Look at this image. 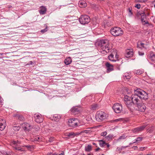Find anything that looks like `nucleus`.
I'll return each instance as SVG.
<instances>
[{
  "label": "nucleus",
  "mask_w": 155,
  "mask_h": 155,
  "mask_svg": "<svg viewBox=\"0 0 155 155\" xmlns=\"http://www.w3.org/2000/svg\"><path fill=\"white\" fill-rule=\"evenodd\" d=\"M64 61L66 64L68 65L71 63V59L70 58H68L66 59Z\"/></svg>",
  "instance_id": "cd10ccee"
},
{
  "label": "nucleus",
  "mask_w": 155,
  "mask_h": 155,
  "mask_svg": "<svg viewBox=\"0 0 155 155\" xmlns=\"http://www.w3.org/2000/svg\"><path fill=\"white\" fill-rule=\"evenodd\" d=\"M29 63H30V64H33V63H32V62L31 61H30L29 62Z\"/></svg>",
  "instance_id": "603ef678"
},
{
  "label": "nucleus",
  "mask_w": 155,
  "mask_h": 155,
  "mask_svg": "<svg viewBox=\"0 0 155 155\" xmlns=\"http://www.w3.org/2000/svg\"><path fill=\"white\" fill-rule=\"evenodd\" d=\"M138 54H139L140 56H142L144 54L143 53L140 51H139Z\"/></svg>",
  "instance_id": "a18cd8bd"
},
{
  "label": "nucleus",
  "mask_w": 155,
  "mask_h": 155,
  "mask_svg": "<svg viewBox=\"0 0 155 155\" xmlns=\"http://www.w3.org/2000/svg\"><path fill=\"white\" fill-rule=\"evenodd\" d=\"M134 143H133H133H130L129 145H131V144H133Z\"/></svg>",
  "instance_id": "13d9d810"
},
{
  "label": "nucleus",
  "mask_w": 155,
  "mask_h": 155,
  "mask_svg": "<svg viewBox=\"0 0 155 155\" xmlns=\"http://www.w3.org/2000/svg\"><path fill=\"white\" fill-rule=\"evenodd\" d=\"M112 108L115 112L117 113H120L122 110L121 105L118 103L115 104L113 106Z\"/></svg>",
  "instance_id": "6e6552de"
},
{
  "label": "nucleus",
  "mask_w": 155,
  "mask_h": 155,
  "mask_svg": "<svg viewBox=\"0 0 155 155\" xmlns=\"http://www.w3.org/2000/svg\"><path fill=\"white\" fill-rule=\"evenodd\" d=\"M143 139V138L142 137H138L136 139H135L133 142V143H135L137 142H139L141 141Z\"/></svg>",
  "instance_id": "c756f323"
},
{
  "label": "nucleus",
  "mask_w": 155,
  "mask_h": 155,
  "mask_svg": "<svg viewBox=\"0 0 155 155\" xmlns=\"http://www.w3.org/2000/svg\"><path fill=\"white\" fill-rule=\"evenodd\" d=\"M153 65V66L154 67H155V65L154 64H152Z\"/></svg>",
  "instance_id": "0e129e2a"
},
{
  "label": "nucleus",
  "mask_w": 155,
  "mask_h": 155,
  "mask_svg": "<svg viewBox=\"0 0 155 155\" xmlns=\"http://www.w3.org/2000/svg\"><path fill=\"white\" fill-rule=\"evenodd\" d=\"M127 137L124 134H123L122 135L120 136L119 138L117 139L118 141H120L121 140H124Z\"/></svg>",
  "instance_id": "7c9ffc66"
},
{
  "label": "nucleus",
  "mask_w": 155,
  "mask_h": 155,
  "mask_svg": "<svg viewBox=\"0 0 155 155\" xmlns=\"http://www.w3.org/2000/svg\"><path fill=\"white\" fill-rule=\"evenodd\" d=\"M57 155H64V152H62L61 153H57Z\"/></svg>",
  "instance_id": "de8ad7c7"
},
{
  "label": "nucleus",
  "mask_w": 155,
  "mask_h": 155,
  "mask_svg": "<svg viewBox=\"0 0 155 155\" xmlns=\"http://www.w3.org/2000/svg\"><path fill=\"white\" fill-rule=\"evenodd\" d=\"M137 105L138 109L139 111L142 112L144 111L146 109L145 106L143 104L139 103Z\"/></svg>",
  "instance_id": "f8f14e48"
},
{
  "label": "nucleus",
  "mask_w": 155,
  "mask_h": 155,
  "mask_svg": "<svg viewBox=\"0 0 155 155\" xmlns=\"http://www.w3.org/2000/svg\"><path fill=\"white\" fill-rule=\"evenodd\" d=\"M40 9L39 12L40 14L44 15L45 13L46 12V8L45 7L42 6L40 7Z\"/></svg>",
  "instance_id": "f3484780"
},
{
  "label": "nucleus",
  "mask_w": 155,
  "mask_h": 155,
  "mask_svg": "<svg viewBox=\"0 0 155 155\" xmlns=\"http://www.w3.org/2000/svg\"><path fill=\"white\" fill-rule=\"evenodd\" d=\"M22 147H26L29 150H30V149L31 148V146L30 145H24L22 146Z\"/></svg>",
  "instance_id": "e433bc0d"
},
{
  "label": "nucleus",
  "mask_w": 155,
  "mask_h": 155,
  "mask_svg": "<svg viewBox=\"0 0 155 155\" xmlns=\"http://www.w3.org/2000/svg\"><path fill=\"white\" fill-rule=\"evenodd\" d=\"M104 155V154H102V155Z\"/></svg>",
  "instance_id": "774afa93"
},
{
  "label": "nucleus",
  "mask_w": 155,
  "mask_h": 155,
  "mask_svg": "<svg viewBox=\"0 0 155 155\" xmlns=\"http://www.w3.org/2000/svg\"><path fill=\"white\" fill-rule=\"evenodd\" d=\"M35 121L37 123H40L43 121V118L41 115H37L35 117Z\"/></svg>",
  "instance_id": "4468645a"
},
{
  "label": "nucleus",
  "mask_w": 155,
  "mask_h": 155,
  "mask_svg": "<svg viewBox=\"0 0 155 155\" xmlns=\"http://www.w3.org/2000/svg\"><path fill=\"white\" fill-rule=\"evenodd\" d=\"M141 19L143 25H144L146 24H149V23L147 19L146 15H142Z\"/></svg>",
  "instance_id": "dca6fc26"
},
{
  "label": "nucleus",
  "mask_w": 155,
  "mask_h": 155,
  "mask_svg": "<svg viewBox=\"0 0 155 155\" xmlns=\"http://www.w3.org/2000/svg\"><path fill=\"white\" fill-rule=\"evenodd\" d=\"M113 135L110 134L108 135L107 137V138H108L109 139H111L113 137Z\"/></svg>",
  "instance_id": "ea45409f"
},
{
  "label": "nucleus",
  "mask_w": 155,
  "mask_h": 155,
  "mask_svg": "<svg viewBox=\"0 0 155 155\" xmlns=\"http://www.w3.org/2000/svg\"><path fill=\"white\" fill-rule=\"evenodd\" d=\"M130 78V76H129L127 78V79H129Z\"/></svg>",
  "instance_id": "680f3d73"
},
{
  "label": "nucleus",
  "mask_w": 155,
  "mask_h": 155,
  "mask_svg": "<svg viewBox=\"0 0 155 155\" xmlns=\"http://www.w3.org/2000/svg\"><path fill=\"white\" fill-rule=\"evenodd\" d=\"M98 46L101 48V53L104 54L109 52L112 48L111 43L107 40H101L98 43Z\"/></svg>",
  "instance_id": "f03ea898"
},
{
  "label": "nucleus",
  "mask_w": 155,
  "mask_h": 155,
  "mask_svg": "<svg viewBox=\"0 0 155 155\" xmlns=\"http://www.w3.org/2000/svg\"><path fill=\"white\" fill-rule=\"evenodd\" d=\"M21 126L25 131H29L32 128V127L29 124L26 123H22Z\"/></svg>",
  "instance_id": "9d476101"
},
{
  "label": "nucleus",
  "mask_w": 155,
  "mask_h": 155,
  "mask_svg": "<svg viewBox=\"0 0 155 155\" xmlns=\"http://www.w3.org/2000/svg\"><path fill=\"white\" fill-rule=\"evenodd\" d=\"M134 72L135 74L140 75L142 74L144 72V71L142 69L137 70H135L134 71Z\"/></svg>",
  "instance_id": "6ab92c4d"
},
{
  "label": "nucleus",
  "mask_w": 155,
  "mask_h": 155,
  "mask_svg": "<svg viewBox=\"0 0 155 155\" xmlns=\"http://www.w3.org/2000/svg\"><path fill=\"white\" fill-rule=\"evenodd\" d=\"M147 0H136V1L138 2H143L147 1Z\"/></svg>",
  "instance_id": "58836bf2"
},
{
  "label": "nucleus",
  "mask_w": 155,
  "mask_h": 155,
  "mask_svg": "<svg viewBox=\"0 0 155 155\" xmlns=\"http://www.w3.org/2000/svg\"><path fill=\"white\" fill-rule=\"evenodd\" d=\"M18 142L16 141H13L12 142L11 144L12 147L15 150L21 151H25V150L23 148L21 147V146L19 147L17 144Z\"/></svg>",
  "instance_id": "1a4fd4ad"
},
{
  "label": "nucleus",
  "mask_w": 155,
  "mask_h": 155,
  "mask_svg": "<svg viewBox=\"0 0 155 155\" xmlns=\"http://www.w3.org/2000/svg\"><path fill=\"white\" fill-rule=\"evenodd\" d=\"M3 99L0 96V104L3 102Z\"/></svg>",
  "instance_id": "09e8293b"
},
{
  "label": "nucleus",
  "mask_w": 155,
  "mask_h": 155,
  "mask_svg": "<svg viewBox=\"0 0 155 155\" xmlns=\"http://www.w3.org/2000/svg\"><path fill=\"white\" fill-rule=\"evenodd\" d=\"M128 95H125L124 98V101L125 102V104L127 105H129L132 103L131 97H130V94L128 91V90L127 89Z\"/></svg>",
  "instance_id": "0eeeda50"
},
{
  "label": "nucleus",
  "mask_w": 155,
  "mask_h": 155,
  "mask_svg": "<svg viewBox=\"0 0 155 155\" xmlns=\"http://www.w3.org/2000/svg\"><path fill=\"white\" fill-rule=\"evenodd\" d=\"M114 55L113 53H111L109 56H108L109 59L112 61H116V60L114 59Z\"/></svg>",
  "instance_id": "5701e85b"
},
{
  "label": "nucleus",
  "mask_w": 155,
  "mask_h": 155,
  "mask_svg": "<svg viewBox=\"0 0 155 155\" xmlns=\"http://www.w3.org/2000/svg\"><path fill=\"white\" fill-rule=\"evenodd\" d=\"M89 17L86 15H82L79 18V22L81 24L84 25L88 23L90 21Z\"/></svg>",
  "instance_id": "423d86ee"
},
{
  "label": "nucleus",
  "mask_w": 155,
  "mask_h": 155,
  "mask_svg": "<svg viewBox=\"0 0 155 155\" xmlns=\"http://www.w3.org/2000/svg\"><path fill=\"white\" fill-rule=\"evenodd\" d=\"M92 144L94 145H95V146L96 145V144L95 143H93Z\"/></svg>",
  "instance_id": "4d7b16f0"
},
{
  "label": "nucleus",
  "mask_w": 155,
  "mask_h": 155,
  "mask_svg": "<svg viewBox=\"0 0 155 155\" xmlns=\"http://www.w3.org/2000/svg\"><path fill=\"white\" fill-rule=\"evenodd\" d=\"M92 150V146L91 145H88L87 146H85V150L86 152H90Z\"/></svg>",
  "instance_id": "393cba45"
},
{
  "label": "nucleus",
  "mask_w": 155,
  "mask_h": 155,
  "mask_svg": "<svg viewBox=\"0 0 155 155\" xmlns=\"http://www.w3.org/2000/svg\"><path fill=\"white\" fill-rule=\"evenodd\" d=\"M121 64V63H120V64H118V66H120Z\"/></svg>",
  "instance_id": "69168bd1"
},
{
  "label": "nucleus",
  "mask_w": 155,
  "mask_h": 155,
  "mask_svg": "<svg viewBox=\"0 0 155 155\" xmlns=\"http://www.w3.org/2000/svg\"><path fill=\"white\" fill-rule=\"evenodd\" d=\"M148 95L147 93L140 88L134 90V94L131 95L132 103L137 105L139 103L138 98L145 100L148 98Z\"/></svg>",
  "instance_id": "f257e3e1"
},
{
  "label": "nucleus",
  "mask_w": 155,
  "mask_h": 155,
  "mask_svg": "<svg viewBox=\"0 0 155 155\" xmlns=\"http://www.w3.org/2000/svg\"><path fill=\"white\" fill-rule=\"evenodd\" d=\"M47 30H48V29H47V26H46V28L45 29H44L41 30V32L44 33L46 31H47Z\"/></svg>",
  "instance_id": "c9c22d12"
},
{
  "label": "nucleus",
  "mask_w": 155,
  "mask_h": 155,
  "mask_svg": "<svg viewBox=\"0 0 155 155\" xmlns=\"http://www.w3.org/2000/svg\"><path fill=\"white\" fill-rule=\"evenodd\" d=\"M153 98V100H155V93L154 94Z\"/></svg>",
  "instance_id": "3c124183"
},
{
  "label": "nucleus",
  "mask_w": 155,
  "mask_h": 155,
  "mask_svg": "<svg viewBox=\"0 0 155 155\" xmlns=\"http://www.w3.org/2000/svg\"><path fill=\"white\" fill-rule=\"evenodd\" d=\"M107 134V132L106 131H105L101 133V135L102 136H105Z\"/></svg>",
  "instance_id": "a19ab883"
},
{
  "label": "nucleus",
  "mask_w": 155,
  "mask_h": 155,
  "mask_svg": "<svg viewBox=\"0 0 155 155\" xmlns=\"http://www.w3.org/2000/svg\"><path fill=\"white\" fill-rule=\"evenodd\" d=\"M20 128V127L19 126H14L13 127V129L16 131L19 130Z\"/></svg>",
  "instance_id": "2f4dec72"
},
{
  "label": "nucleus",
  "mask_w": 155,
  "mask_h": 155,
  "mask_svg": "<svg viewBox=\"0 0 155 155\" xmlns=\"http://www.w3.org/2000/svg\"><path fill=\"white\" fill-rule=\"evenodd\" d=\"M68 136L71 137H73L75 136V134L73 132L69 133L68 134Z\"/></svg>",
  "instance_id": "72a5a7b5"
},
{
  "label": "nucleus",
  "mask_w": 155,
  "mask_h": 155,
  "mask_svg": "<svg viewBox=\"0 0 155 155\" xmlns=\"http://www.w3.org/2000/svg\"><path fill=\"white\" fill-rule=\"evenodd\" d=\"M134 149H135L137 148V146H134Z\"/></svg>",
  "instance_id": "bf43d9fd"
},
{
  "label": "nucleus",
  "mask_w": 155,
  "mask_h": 155,
  "mask_svg": "<svg viewBox=\"0 0 155 155\" xmlns=\"http://www.w3.org/2000/svg\"><path fill=\"white\" fill-rule=\"evenodd\" d=\"M115 57L114 58V59H115L116 60V62H118V60H117V58L118 57V55H117L116 54H115Z\"/></svg>",
  "instance_id": "79ce46f5"
},
{
  "label": "nucleus",
  "mask_w": 155,
  "mask_h": 155,
  "mask_svg": "<svg viewBox=\"0 0 155 155\" xmlns=\"http://www.w3.org/2000/svg\"><path fill=\"white\" fill-rule=\"evenodd\" d=\"M78 4L80 6L81 8L85 7L87 5L86 3L84 1H80L79 2Z\"/></svg>",
  "instance_id": "aec40b11"
},
{
  "label": "nucleus",
  "mask_w": 155,
  "mask_h": 155,
  "mask_svg": "<svg viewBox=\"0 0 155 155\" xmlns=\"http://www.w3.org/2000/svg\"><path fill=\"white\" fill-rule=\"evenodd\" d=\"M106 66L107 68V72H109L113 70V65L110 64L109 62H107L106 63Z\"/></svg>",
  "instance_id": "ddd939ff"
},
{
  "label": "nucleus",
  "mask_w": 155,
  "mask_h": 155,
  "mask_svg": "<svg viewBox=\"0 0 155 155\" xmlns=\"http://www.w3.org/2000/svg\"><path fill=\"white\" fill-rule=\"evenodd\" d=\"M61 117L59 115L55 114L53 117V119L55 121H58L60 119Z\"/></svg>",
  "instance_id": "a878e982"
},
{
  "label": "nucleus",
  "mask_w": 155,
  "mask_h": 155,
  "mask_svg": "<svg viewBox=\"0 0 155 155\" xmlns=\"http://www.w3.org/2000/svg\"><path fill=\"white\" fill-rule=\"evenodd\" d=\"M145 45L144 43H141L140 44H138L137 47H139V48H140V46H141V47H143L145 48V47L144 46Z\"/></svg>",
  "instance_id": "f704fd0d"
},
{
  "label": "nucleus",
  "mask_w": 155,
  "mask_h": 155,
  "mask_svg": "<svg viewBox=\"0 0 155 155\" xmlns=\"http://www.w3.org/2000/svg\"><path fill=\"white\" fill-rule=\"evenodd\" d=\"M68 122L69 126L73 127H76L80 125L79 120L77 118L70 119Z\"/></svg>",
  "instance_id": "20e7f679"
},
{
  "label": "nucleus",
  "mask_w": 155,
  "mask_h": 155,
  "mask_svg": "<svg viewBox=\"0 0 155 155\" xmlns=\"http://www.w3.org/2000/svg\"><path fill=\"white\" fill-rule=\"evenodd\" d=\"M79 108L77 107H74L71 109V112L75 114L79 112Z\"/></svg>",
  "instance_id": "4be33fe9"
},
{
  "label": "nucleus",
  "mask_w": 155,
  "mask_h": 155,
  "mask_svg": "<svg viewBox=\"0 0 155 155\" xmlns=\"http://www.w3.org/2000/svg\"><path fill=\"white\" fill-rule=\"evenodd\" d=\"M149 58L152 61L155 62V54H151L150 55Z\"/></svg>",
  "instance_id": "c85d7f7f"
},
{
  "label": "nucleus",
  "mask_w": 155,
  "mask_h": 155,
  "mask_svg": "<svg viewBox=\"0 0 155 155\" xmlns=\"http://www.w3.org/2000/svg\"><path fill=\"white\" fill-rule=\"evenodd\" d=\"M153 21L155 23V17L153 19Z\"/></svg>",
  "instance_id": "6e6d98bb"
},
{
  "label": "nucleus",
  "mask_w": 155,
  "mask_h": 155,
  "mask_svg": "<svg viewBox=\"0 0 155 155\" xmlns=\"http://www.w3.org/2000/svg\"><path fill=\"white\" fill-rule=\"evenodd\" d=\"M100 149V148L99 147H98L95 150V151H98Z\"/></svg>",
  "instance_id": "8fccbe9b"
},
{
  "label": "nucleus",
  "mask_w": 155,
  "mask_h": 155,
  "mask_svg": "<svg viewBox=\"0 0 155 155\" xmlns=\"http://www.w3.org/2000/svg\"><path fill=\"white\" fill-rule=\"evenodd\" d=\"M6 126V122L5 121H3V123H0V130L2 131L4 130Z\"/></svg>",
  "instance_id": "a211bd4d"
},
{
  "label": "nucleus",
  "mask_w": 155,
  "mask_h": 155,
  "mask_svg": "<svg viewBox=\"0 0 155 155\" xmlns=\"http://www.w3.org/2000/svg\"><path fill=\"white\" fill-rule=\"evenodd\" d=\"M99 107V106L97 104H94L91 106V109L92 110H95Z\"/></svg>",
  "instance_id": "b1692460"
},
{
  "label": "nucleus",
  "mask_w": 155,
  "mask_h": 155,
  "mask_svg": "<svg viewBox=\"0 0 155 155\" xmlns=\"http://www.w3.org/2000/svg\"><path fill=\"white\" fill-rule=\"evenodd\" d=\"M87 155H93V154L92 153H88L87 154Z\"/></svg>",
  "instance_id": "5fc2aeb1"
},
{
  "label": "nucleus",
  "mask_w": 155,
  "mask_h": 155,
  "mask_svg": "<svg viewBox=\"0 0 155 155\" xmlns=\"http://www.w3.org/2000/svg\"><path fill=\"white\" fill-rule=\"evenodd\" d=\"M14 116L20 120H23L24 119V117L22 115L19 114H15Z\"/></svg>",
  "instance_id": "412c9836"
},
{
  "label": "nucleus",
  "mask_w": 155,
  "mask_h": 155,
  "mask_svg": "<svg viewBox=\"0 0 155 155\" xmlns=\"http://www.w3.org/2000/svg\"><path fill=\"white\" fill-rule=\"evenodd\" d=\"M145 149V147H141L140 148V150L141 151H143V150H144Z\"/></svg>",
  "instance_id": "c03bdc74"
},
{
  "label": "nucleus",
  "mask_w": 155,
  "mask_h": 155,
  "mask_svg": "<svg viewBox=\"0 0 155 155\" xmlns=\"http://www.w3.org/2000/svg\"><path fill=\"white\" fill-rule=\"evenodd\" d=\"M49 141H50V142H51L52 141L51 140V139H49Z\"/></svg>",
  "instance_id": "052dcab7"
},
{
  "label": "nucleus",
  "mask_w": 155,
  "mask_h": 155,
  "mask_svg": "<svg viewBox=\"0 0 155 155\" xmlns=\"http://www.w3.org/2000/svg\"><path fill=\"white\" fill-rule=\"evenodd\" d=\"M99 145L101 147H104L106 145L107 143L103 141V140H100L99 141Z\"/></svg>",
  "instance_id": "bb28decb"
},
{
  "label": "nucleus",
  "mask_w": 155,
  "mask_h": 155,
  "mask_svg": "<svg viewBox=\"0 0 155 155\" xmlns=\"http://www.w3.org/2000/svg\"><path fill=\"white\" fill-rule=\"evenodd\" d=\"M118 119H116L115 120L116 121H118Z\"/></svg>",
  "instance_id": "e2e57ef3"
},
{
  "label": "nucleus",
  "mask_w": 155,
  "mask_h": 155,
  "mask_svg": "<svg viewBox=\"0 0 155 155\" xmlns=\"http://www.w3.org/2000/svg\"><path fill=\"white\" fill-rule=\"evenodd\" d=\"M106 145H107V147H109V146H110V145H109V144H107H107Z\"/></svg>",
  "instance_id": "864d4df0"
},
{
  "label": "nucleus",
  "mask_w": 155,
  "mask_h": 155,
  "mask_svg": "<svg viewBox=\"0 0 155 155\" xmlns=\"http://www.w3.org/2000/svg\"><path fill=\"white\" fill-rule=\"evenodd\" d=\"M133 54V51L132 50L127 49L126 51L125 57L127 58H129L131 57Z\"/></svg>",
  "instance_id": "2eb2a0df"
},
{
  "label": "nucleus",
  "mask_w": 155,
  "mask_h": 155,
  "mask_svg": "<svg viewBox=\"0 0 155 155\" xmlns=\"http://www.w3.org/2000/svg\"><path fill=\"white\" fill-rule=\"evenodd\" d=\"M48 155H57V153H49V154Z\"/></svg>",
  "instance_id": "49530a36"
},
{
  "label": "nucleus",
  "mask_w": 155,
  "mask_h": 155,
  "mask_svg": "<svg viewBox=\"0 0 155 155\" xmlns=\"http://www.w3.org/2000/svg\"><path fill=\"white\" fill-rule=\"evenodd\" d=\"M146 127V125L142 126L141 127L133 129L132 130L134 133H138L143 130Z\"/></svg>",
  "instance_id": "9b49d317"
},
{
  "label": "nucleus",
  "mask_w": 155,
  "mask_h": 155,
  "mask_svg": "<svg viewBox=\"0 0 155 155\" xmlns=\"http://www.w3.org/2000/svg\"><path fill=\"white\" fill-rule=\"evenodd\" d=\"M135 7L137 8V9H140V4H137L135 5Z\"/></svg>",
  "instance_id": "4c0bfd02"
},
{
  "label": "nucleus",
  "mask_w": 155,
  "mask_h": 155,
  "mask_svg": "<svg viewBox=\"0 0 155 155\" xmlns=\"http://www.w3.org/2000/svg\"><path fill=\"white\" fill-rule=\"evenodd\" d=\"M127 11L128 12V15L129 16H131L133 15V12H132V9L130 8H128Z\"/></svg>",
  "instance_id": "473e14b6"
},
{
  "label": "nucleus",
  "mask_w": 155,
  "mask_h": 155,
  "mask_svg": "<svg viewBox=\"0 0 155 155\" xmlns=\"http://www.w3.org/2000/svg\"><path fill=\"white\" fill-rule=\"evenodd\" d=\"M110 31L111 34L114 36H120L123 34L121 29L117 27L111 28Z\"/></svg>",
  "instance_id": "7ed1b4c3"
},
{
  "label": "nucleus",
  "mask_w": 155,
  "mask_h": 155,
  "mask_svg": "<svg viewBox=\"0 0 155 155\" xmlns=\"http://www.w3.org/2000/svg\"><path fill=\"white\" fill-rule=\"evenodd\" d=\"M39 140V137H36L35 138L34 140L36 141H38Z\"/></svg>",
  "instance_id": "37998d69"
},
{
  "label": "nucleus",
  "mask_w": 155,
  "mask_h": 155,
  "mask_svg": "<svg viewBox=\"0 0 155 155\" xmlns=\"http://www.w3.org/2000/svg\"><path fill=\"white\" fill-rule=\"evenodd\" d=\"M82 155H85V154L84 153H83Z\"/></svg>",
  "instance_id": "338daca9"
},
{
  "label": "nucleus",
  "mask_w": 155,
  "mask_h": 155,
  "mask_svg": "<svg viewBox=\"0 0 155 155\" xmlns=\"http://www.w3.org/2000/svg\"><path fill=\"white\" fill-rule=\"evenodd\" d=\"M96 120L98 121H101L105 118V113L101 111H97L95 115Z\"/></svg>",
  "instance_id": "39448f33"
}]
</instances>
